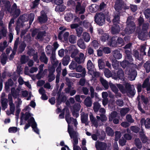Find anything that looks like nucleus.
I'll return each mask as SVG.
<instances>
[{
    "label": "nucleus",
    "instance_id": "nucleus-1",
    "mask_svg": "<svg viewBox=\"0 0 150 150\" xmlns=\"http://www.w3.org/2000/svg\"><path fill=\"white\" fill-rule=\"evenodd\" d=\"M125 52L126 54L125 58L126 60L121 62L120 64L123 68H125L127 67L125 71V74L128 75V78L130 80H134L136 76L137 72L134 69L130 67H135L136 65L131 63L133 59L130 55V51L126 50L125 51Z\"/></svg>",
    "mask_w": 150,
    "mask_h": 150
},
{
    "label": "nucleus",
    "instance_id": "nucleus-2",
    "mask_svg": "<svg viewBox=\"0 0 150 150\" xmlns=\"http://www.w3.org/2000/svg\"><path fill=\"white\" fill-rule=\"evenodd\" d=\"M65 118L68 124V131L71 139H73V142L74 150H81L80 148L77 144L78 143V137L79 136L78 134L76 132L74 131L72 127H71L69 124L71 123H74V125L76 126L78 124V122L76 119H74L70 117V116L68 113L66 115Z\"/></svg>",
    "mask_w": 150,
    "mask_h": 150
},
{
    "label": "nucleus",
    "instance_id": "nucleus-3",
    "mask_svg": "<svg viewBox=\"0 0 150 150\" xmlns=\"http://www.w3.org/2000/svg\"><path fill=\"white\" fill-rule=\"evenodd\" d=\"M21 114L22 115L21 117V120L24 119L26 120L29 119L28 121V124L25 125L24 129L26 130L28 129L31 124V127L34 131L36 133L39 134V130L37 127V125L35 121L34 118L31 117L32 115L29 112H26L25 115L22 113Z\"/></svg>",
    "mask_w": 150,
    "mask_h": 150
},
{
    "label": "nucleus",
    "instance_id": "nucleus-4",
    "mask_svg": "<svg viewBox=\"0 0 150 150\" xmlns=\"http://www.w3.org/2000/svg\"><path fill=\"white\" fill-rule=\"evenodd\" d=\"M2 2L4 4L5 10L6 11L10 12V14L13 16L14 17H16L20 14V10L17 8V6L15 4H14L10 11V4L9 1L2 0Z\"/></svg>",
    "mask_w": 150,
    "mask_h": 150
},
{
    "label": "nucleus",
    "instance_id": "nucleus-5",
    "mask_svg": "<svg viewBox=\"0 0 150 150\" xmlns=\"http://www.w3.org/2000/svg\"><path fill=\"white\" fill-rule=\"evenodd\" d=\"M118 13V12L115 13L113 20V25L112 28V33L114 34L118 33L120 29L119 25H118L120 22V18Z\"/></svg>",
    "mask_w": 150,
    "mask_h": 150
},
{
    "label": "nucleus",
    "instance_id": "nucleus-6",
    "mask_svg": "<svg viewBox=\"0 0 150 150\" xmlns=\"http://www.w3.org/2000/svg\"><path fill=\"white\" fill-rule=\"evenodd\" d=\"M133 17L131 16L128 18L127 21V27L124 30L125 34H130L134 31L135 28V24L131 21Z\"/></svg>",
    "mask_w": 150,
    "mask_h": 150
},
{
    "label": "nucleus",
    "instance_id": "nucleus-7",
    "mask_svg": "<svg viewBox=\"0 0 150 150\" xmlns=\"http://www.w3.org/2000/svg\"><path fill=\"white\" fill-rule=\"evenodd\" d=\"M94 66L91 61L89 60L87 64V68L88 70V73L90 74L92 76L98 77L100 75V73L97 72L95 69H94Z\"/></svg>",
    "mask_w": 150,
    "mask_h": 150
},
{
    "label": "nucleus",
    "instance_id": "nucleus-8",
    "mask_svg": "<svg viewBox=\"0 0 150 150\" xmlns=\"http://www.w3.org/2000/svg\"><path fill=\"white\" fill-rule=\"evenodd\" d=\"M59 29L61 30V31L59 33L58 35V38L61 40H62L63 36L64 39V40L67 41L68 40V37L69 35V33L68 32H65L63 35L64 32L66 30H67L68 29L64 27H61L59 28Z\"/></svg>",
    "mask_w": 150,
    "mask_h": 150
},
{
    "label": "nucleus",
    "instance_id": "nucleus-9",
    "mask_svg": "<svg viewBox=\"0 0 150 150\" xmlns=\"http://www.w3.org/2000/svg\"><path fill=\"white\" fill-rule=\"evenodd\" d=\"M95 21L99 25H102L105 22L104 15L102 13H97L95 17Z\"/></svg>",
    "mask_w": 150,
    "mask_h": 150
},
{
    "label": "nucleus",
    "instance_id": "nucleus-10",
    "mask_svg": "<svg viewBox=\"0 0 150 150\" xmlns=\"http://www.w3.org/2000/svg\"><path fill=\"white\" fill-rule=\"evenodd\" d=\"M125 87L126 89H128L127 91V93L128 96L129 97H131L134 95L135 93V91L133 85H130L129 83H127L125 84Z\"/></svg>",
    "mask_w": 150,
    "mask_h": 150
},
{
    "label": "nucleus",
    "instance_id": "nucleus-11",
    "mask_svg": "<svg viewBox=\"0 0 150 150\" xmlns=\"http://www.w3.org/2000/svg\"><path fill=\"white\" fill-rule=\"evenodd\" d=\"M22 22H25L29 20L30 24H31L34 18L33 13H31L30 15L24 14L20 17Z\"/></svg>",
    "mask_w": 150,
    "mask_h": 150
},
{
    "label": "nucleus",
    "instance_id": "nucleus-12",
    "mask_svg": "<svg viewBox=\"0 0 150 150\" xmlns=\"http://www.w3.org/2000/svg\"><path fill=\"white\" fill-rule=\"evenodd\" d=\"M117 37L114 36L112 38L111 40V41L110 42L109 45L112 46H115L116 44V42L118 44H122L123 45L124 44L123 40L122 38H119L117 39V42H116Z\"/></svg>",
    "mask_w": 150,
    "mask_h": 150
},
{
    "label": "nucleus",
    "instance_id": "nucleus-13",
    "mask_svg": "<svg viewBox=\"0 0 150 150\" xmlns=\"http://www.w3.org/2000/svg\"><path fill=\"white\" fill-rule=\"evenodd\" d=\"M81 108L80 104H75L72 110V114L73 116L76 117H77L79 116V111Z\"/></svg>",
    "mask_w": 150,
    "mask_h": 150
},
{
    "label": "nucleus",
    "instance_id": "nucleus-14",
    "mask_svg": "<svg viewBox=\"0 0 150 150\" xmlns=\"http://www.w3.org/2000/svg\"><path fill=\"white\" fill-rule=\"evenodd\" d=\"M67 50L68 52H69V53H71V56L72 58L74 57L78 52V50L76 49L75 46L74 45L70 46L67 49Z\"/></svg>",
    "mask_w": 150,
    "mask_h": 150
},
{
    "label": "nucleus",
    "instance_id": "nucleus-15",
    "mask_svg": "<svg viewBox=\"0 0 150 150\" xmlns=\"http://www.w3.org/2000/svg\"><path fill=\"white\" fill-rule=\"evenodd\" d=\"M77 4L76 8V13L78 14H81L83 13L85 11V7L84 6H81L80 3L77 2Z\"/></svg>",
    "mask_w": 150,
    "mask_h": 150
},
{
    "label": "nucleus",
    "instance_id": "nucleus-16",
    "mask_svg": "<svg viewBox=\"0 0 150 150\" xmlns=\"http://www.w3.org/2000/svg\"><path fill=\"white\" fill-rule=\"evenodd\" d=\"M85 58V57L84 54L82 53H80L79 56L75 58V60L78 63L81 64L84 62Z\"/></svg>",
    "mask_w": 150,
    "mask_h": 150
},
{
    "label": "nucleus",
    "instance_id": "nucleus-17",
    "mask_svg": "<svg viewBox=\"0 0 150 150\" xmlns=\"http://www.w3.org/2000/svg\"><path fill=\"white\" fill-rule=\"evenodd\" d=\"M141 124L142 126L144 125L146 128L149 129L150 127V119L147 118L145 120L142 118L141 120Z\"/></svg>",
    "mask_w": 150,
    "mask_h": 150
},
{
    "label": "nucleus",
    "instance_id": "nucleus-18",
    "mask_svg": "<svg viewBox=\"0 0 150 150\" xmlns=\"http://www.w3.org/2000/svg\"><path fill=\"white\" fill-rule=\"evenodd\" d=\"M74 18V21H76L78 20V18L75 16H74L73 14L71 13H69L67 14L65 16V18L66 21L68 22H70Z\"/></svg>",
    "mask_w": 150,
    "mask_h": 150
},
{
    "label": "nucleus",
    "instance_id": "nucleus-19",
    "mask_svg": "<svg viewBox=\"0 0 150 150\" xmlns=\"http://www.w3.org/2000/svg\"><path fill=\"white\" fill-rule=\"evenodd\" d=\"M41 16L38 18L39 21L41 23H45L47 21V17L45 12L43 11H42L41 12Z\"/></svg>",
    "mask_w": 150,
    "mask_h": 150
},
{
    "label": "nucleus",
    "instance_id": "nucleus-20",
    "mask_svg": "<svg viewBox=\"0 0 150 150\" xmlns=\"http://www.w3.org/2000/svg\"><path fill=\"white\" fill-rule=\"evenodd\" d=\"M96 146L97 149L101 150H104L106 148V145L105 143L98 141L96 142Z\"/></svg>",
    "mask_w": 150,
    "mask_h": 150
},
{
    "label": "nucleus",
    "instance_id": "nucleus-21",
    "mask_svg": "<svg viewBox=\"0 0 150 150\" xmlns=\"http://www.w3.org/2000/svg\"><path fill=\"white\" fill-rule=\"evenodd\" d=\"M5 93H3L2 95V97L1 99V102L2 104V109L5 110L7 107V100L5 98H4L3 97L5 96Z\"/></svg>",
    "mask_w": 150,
    "mask_h": 150
},
{
    "label": "nucleus",
    "instance_id": "nucleus-22",
    "mask_svg": "<svg viewBox=\"0 0 150 150\" xmlns=\"http://www.w3.org/2000/svg\"><path fill=\"white\" fill-rule=\"evenodd\" d=\"M117 74V77L123 80V83H126L125 80L124 79V74L122 69H120L118 70Z\"/></svg>",
    "mask_w": 150,
    "mask_h": 150
},
{
    "label": "nucleus",
    "instance_id": "nucleus-23",
    "mask_svg": "<svg viewBox=\"0 0 150 150\" xmlns=\"http://www.w3.org/2000/svg\"><path fill=\"white\" fill-rule=\"evenodd\" d=\"M122 0H117L115 6V10L118 12L119 10L121 9V6H122Z\"/></svg>",
    "mask_w": 150,
    "mask_h": 150
},
{
    "label": "nucleus",
    "instance_id": "nucleus-24",
    "mask_svg": "<svg viewBox=\"0 0 150 150\" xmlns=\"http://www.w3.org/2000/svg\"><path fill=\"white\" fill-rule=\"evenodd\" d=\"M88 114L82 112L81 114V120L82 123H84L86 125L87 124Z\"/></svg>",
    "mask_w": 150,
    "mask_h": 150
},
{
    "label": "nucleus",
    "instance_id": "nucleus-25",
    "mask_svg": "<svg viewBox=\"0 0 150 150\" xmlns=\"http://www.w3.org/2000/svg\"><path fill=\"white\" fill-rule=\"evenodd\" d=\"M89 117L91 122L96 127H97L98 126V121L92 113H90Z\"/></svg>",
    "mask_w": 150,
    "mask_h": 150
},
{
    "label": "nucleus",
    "instance_id": "nucleus-26",
    "mask_svg": "<svg viewBox=\"0 0 150 150\" xmlns=\"http://www.w3.org/2000/svg\"><path fill=\"white\" fill-rule=\"evenodd\" d=\"M50 59L53 65H57L58 63V61L56 59L55 54L54 52H52Z\"/></svg>",
    "mask_w": 150,
    "mask_h": 150
},
{
    "label": "nucleus",
    "instance_id": "nucleus-27",
    "mask_svg": "<svg viewBox=\"0 0 150 150\" xmlns=\"http://www.w3.org/2000/svg\"><path fill=\"white\" fill-rule=\"evenodd\" d=\"M149 79H146L142 84V87L143 88H146L147 91L150 90V83H149Z\"/></svg>",
    "mask_w": 150,
    "mask_h": 150
},
{
    "label": "nucleus",
    "instance_id": "nucleus-28",
    "mask_svg": "<svg viewBox=\"0 0 150 150\" xmlns=\"http://www.w3.org/2000/svg\"><path fill=\"white\" fill-rule=\"evenodd\" d=\"M147 37V32H142L138 35V38L139 39L143 40H145L146 39Z\"/></svg>",
    "mask_w": 150,
    "mask_h": 150
},
{
    "label": "nucleus",
    "instance_id": "nucleus-29",
    "mask_svg": "<svg viewBox=\"0 0 150 150\" xmlns=\"http://www.w3.org/2000/svg\"><path fill=\"white\" fill-rule=\"evenodd\" d=\"M76 71L79 72H81L83 71L82 73V74H83V76H85V74L86 73L85 69L81 66L79 65L77 67L76 69Z\"/></svg>",
    "mask_w": 150,
    "mask_h": 150
},
{
    "label": "nucleus",
    "instance_id": "nucleus-30",
    "mask_svg": "<svg viewBox=\"0 0 150 150\" xmlns=\"http://www.w3.org/2000/svg\"><path fill=\"white\" fill-rule=\"evenodd\" d=\"M99 6L96 4H93L89 7V10L91 12H95L98 9Z\"/></svg>",
    "mask_w": 150,
    "mask_h": 150
},
{
    "label": "nucleus",
    "instance_id": "nucleus-31",
    "mask_svg": "<svg viewBox=\"0 0 150 150\" xmlns=\"http://www.w3.org/2000/svg\"><path fill=\"white\" fill-rule=\"evenodd\" d=\"M85 105L87 107H91L92 105L91 98L89 97H87L84 101Z\"/></svg>",
    "mask_w": 150,
    "mask_h": 150
},
{
    "label": "nucleus",
    "instance_id": "nucleus-32",
    "mask_svg": "<svg viewBox=\"0 0 150 150\" xmlns=\"http://www.w3.org/2000/svg\"><path fill=\"white\" fill-rule=\"evenodd\" d=\"M83 25L85 28H89V30L91 33H93V28L90 23H88L87 21H85L83 23Z\"/></svg>",
    "mask_w": 150,
    "mask_h": 150
},
{
    "label": "nucleus",
    "instance_id": "nucleus-33",
    "mask_svg": "<svg viewBox=\"0 0 150 150\" xmlns=\"http://www.w3.org/2000/svg\"><path fill=\"white\" fill-rule=\"evenodd\" d=\"M113 55L115 59H120L122 58V56L119 51L115 50L113 51Z\"/></svg>",
    "mask_w": 150,
    "mask_h": 150
},
{
    "label": "nucleus",
    "instance_id": "nucleus-34",
    "mask_svg": "<svg viewBox=\"0 0 150 150\" xmlns=\"http://www.w3.org/2000/svg\"><path fill=\"white\" fill-rule=\"evenodd\" d=\"M11 93L13 98H16L19 95V90L18 89L15 90L14 88H12L11 89Z\"/></svg>",
    "mask_w": 150,
    "mask_h": 150
},
{
    "label": "nucleus",
    "instance_id": "nucleus-35",
    "mask_svg": "<svg viewBox=\"0 0 150 150\" xmlns=\"http://www.w3.org/2000/svg\"><path fill=\"white\" fill-rule=\"evenodd\" d=\"M83 38L84 40L87 42H88L90 39V37L89 34L86 32L83 33Z\"/></svg>",
    "mask_w": 150,
    "mask_h": 150
},
{
    "label": "nucleus",
    "instance_id": "nucleus-36",
    "mask_svg": "<svg viewBox=\"0 0 150 150\" xmlns=\"http://www.w3.org/2000/svg\"><path fill=\"white\" fill-rule=\"evenodd\" d=\"M78 46L81 49H84L86 48L84 42L82 39H80L78 40L77 42Z\"/></svg>",
    "mask_w": 150,
    "mask_h": 150
},
{
    "label": "nucleus",
    "instance_id": "nucleus-37",
    "mask_svg": "<svg viewBox=\"0 0 150 150\" xmlns=\"http://www.w3.org/2000/svg\"><path fill=\"white\" fill-rule=\"evenodd\" d=\"M65 6L63 5H58L55 9V11H62L65 9Z\"/></svg>",
    "mask_w": 150,
    "mask_h": 150
},
{
    "label": "nucleus",
    "instance_id": "nucleus-38",
    "mask_svg": "<svg viewBox=\"0 0 150 150\" xmlns=\"http://www.w3.org/2000/svg\"><path fill=\"white\" fill-rule=\"evenodd\" d=\"M106 132L107 134L109 136H112L113 135V131L110 127H106Z\"/></svg>",
    "mask_w": 150,
    "mask_h": 150
},
{
    "label": "nucleus",
    "instance_id": "nucleus-39",
    "mask_svg": "<svg viewBox=\"0 0 150 150\" xmlns=\"http://www.w3.org/2000/svg\"><path fill=\"white\" fill-rule=\"evenodd\" d=\"M40 59L41 61L44 62L45 64H47V62L48 59L44 53H42L41 56L40 57Z\"/></svg>",
    "mask_w": 150,
    "mask_h": 150
},
{
    "label": "nucleus",
    "instance_id": "nucleus-40",
    "mask_svg": "<svg viewBox=\"0 0 150 150\" xmlns=\"http://www.w3.org/2000/svg\"><path fill=\"white\" fill-rule=\"evenodd\" d=\"M141 140L143 143H146L148 141V139L142 132H140Z\"/></svg>",
    "mask_w": 150,
    "mask_h": 150
},
{
    "label": "nucleus",
    "instance_id": "nucleus-41",
    "mask_svg": "<svg viewBox=\"0 0 150 150\" xmlns=\"http://www.w3.org/2000/svg\"><path fill=\"white\" fill-rule=\"evenodd\" d=\"M135 145L138 149H141L142 145V143L139 139L138 138L135 139Z\"/></svg>",
    "mask_w": 150,
    "mask_h": 150
},
{
    "label": "nucleus",
    "instance_id": "nucleus-42",
    "mask_svg": "<svg viewBox=\"0 0 150 150\" xmlns=\"http://www.w3.org/2000/svg\"><path fill=\"white\" fill-rule=\"evenodd\" d=\"M98 65L99 68L102 69L104 67L105 62L102 59H99L98 60Z\"/></svg>",
    "mask_w": 150,
    "mask_h": 150
},
{
    "label": "nucleus",
    "instance_id": "nucleus-43",
    "mask_svg": "<svg viewBox=\"0 0 150 150\" xmlns=\"http://www.w3.org/2000/svg\"><path fill=\"white\" fill-rule=\"evenodd\" d=\"M144 67L145 69L146 72H149L150 71V61H148L144 64Z\"/></svg>",
    "mask_w": 150,
    "mask_h": 150
},
{
    "label": "nucleus",
    "instance_id": "nucleus-44",
    "mask_svg": "<svg viewBox=\"0 0 150 150\" xmlns=\"http://www.w3.org/2000/svg\"><path fill=\"white\" fill-rule=\"evenodd\" d=\"M76 37L74 35H71L69 37V41L71 43H74L76 42Z\"/></svg>",
    "mask_w": 150,
    "mask_h": 150
},
{
    "label": "nucleus",
    "instance_id": "nucleus-45",
    "mask_svg": "<svg viewBox=\"0 0 150 150\" xmlns=\"http://www.w3.org/2000/svg\"><path fill=\"white\" fill-rule=\"evenodd\" d=\"M7 30L6 28L4 27H3L1 30L0 31V36H2L4 37H6L7 35Z\"/></svg>",
    "mask_w": 150,
    "mask_h": 150
},
{
    "label": "nucleus",
    "instance_id": "nucleus-46",
    "mask_svg": "<svg viewBox=\"0 0 150 150\" xmlns=\"http://www.w3.org/2000/svg\"><path fill=\"white\" fill-rule=\"evenodd\" d=\"M104 73L105 76L107 78H109L112 76V74L111 72L107 69H105Z\"/></svg>",
    "mask_w": 150,
    "mask_h": 150
},
{
    "label": "nucleus",
    "instance_id": "nucleus-47",
    "mask_svg": "<svg viewBox=\"0 0 150 150\" xmlns=\"http://www.w3.org/2000/svg\"><path fill=\"white\" fill-rule=\"evenodd\" d=\"M100 81L104 87L105 88L107 89L108 87V83L107 81L102 78H100Z\"/></svg>",
    "mask_w": 150,
    "mask_h": 150
},
{
    "label": "nucleus",
    "instance_id": "nucleus-48",
    "mask_svg": "<svg viewBox=\"0 0 150 150\" xmlns=\"http://www.w3.org/2000/svg\"><path fill=\"white\" fill-rule=\"evenodd\" d=\"M109 38V35L106 33H103L101 37V40L102 41L105 42L108 40Z\"/></svg>",
    "mask_w": 150,
    "mask_h": 150
},
{
    "label": "nucleus",
    "instance_id": "nucleus-49",
    "mask_svg": "<svg viewBox=\"0 0 150 150\" xmlns=\"http://www.w3.org/2000/svg\"><path fill=\"white\" fill-rule=\"evenodd\" d=\"M76 30L77 36L79 37H80L83 32L82 28L81 27L79 26L77 27Z\"/></svg>",
    "mask_w": 150,
    "mask_h": 150
},
{
    "label": "nucleus",
    "instance_id": "nucleus-50",
    "mask_svg": "<svg viewBox=\"0 0 150 150\" xmlns=\"http://www.w3.org/2000/svg\"><path fill=\"white\" fill-rule=\"evenodd\" d=\"M100 117L98 116H96V118L98 121L100 119L102 122H103L106 121L107 120V117L104 114H100Z\"/></svg>",
    "mask_w": 150,
    "mask_h": 150
},
{
    "label": "nucleus",
    "instance_id": "nucleus-51",
    "mask_svg": "<svg viewBox=\"0 0 150 150\" xmlns=\"http://www.w3.org/2000/svg\"><path fill=\"white\" fill-rule=\"evenodd\" d=\"M19 128H18L16 127H12L9 128L8 129V132L10 133H15L19 131Z\"/></svg>",
    "mask_w": 150,
    "mask_h": 150
},
{
    "label": "nucleus",
    "instance_id": "nucleus-52",
    "mask_svg": "<svg viewBox=\"0 0 150 150\" xmlns=\"http://www.w3.org/2000/svg\"><path fill=\"white\" fill-rule=\"evenodd\" d=\"M100 105L98 102L94 103L93 104V110L95 112H97L98 111L100 108Z\"/></svg>",
    "mask_w": 150,
    "mask_h": 150
},
{
    "label": "nucleus",
    "instance_id": "nucleus-53",
    "mask_svg": "<svg viewBox=\"0 0 150 150\" xmlns=\"http://www.w3.org/2000/svg\"><path fill=\"white\" fill-rule=\"evenodd\" d=\"M129 110V109L128 108H122L120 111L121 115L122 116H124L128 112Z\"/></svg>",
    "mask_w": 150,
    "mask_h": 150
},
{
    "label": "nucleus",
    "instance_id": "nucleus-54",
    "mask_svg": "<svg viewBox=\"0 0 150 150\" xmlns=\"http://www.w3.org/2000/svg\"><path fill=\"white\" fill-rule=\"evenodd\" d=\"M44 66V64H42L39 66L40 72L36 76V77L38 79H40L41 78V76H40V74L42 72L43 70Z\"/></svg>",
    "mask_w": 150,
    "mask_h": 150
},
{
    "label": "nucleus",
    "instance_id": "nucleus-55",
    "mask_svg": "<svg viewBox=\"0 0 150 150\" xmlns=\"http://www.w3.org/2000/svg\"><path fill=\"white\" fill-rule=\"evenodd\" d=\"M13 83L11 79H9L8 80L5 84V88L7 89L9 86H11L13 84Z\"/></svg>",
    "mask_w": 150,
    "mask_h": 150
},
{
    "label": "nucleus",
    "instance_id": "nucleus-56",
    "mask_svg": "<svg viewBox=\"0 0 150 150\" xmlns=\"http://www.w3.org/2000/svg\"><path fill=\"white\" fill-rule=\"evenodd\" d=\"M117 115V112H112L110 115L109 117V120L110 121H112L113 119Z\"/></svg>",
    "mask_w": 150,
    "mask_h": 150
},
{
    "label": "nucleus",
    "instance_id": "nucleus-57",
    "mask_svg": "<svg viewBox=\"0 0 150 150\" xmlns=\"http://www.w3.org/2000/svg\"><path fill=\"white\" fill-rule=\"evenodd\" d=\"M9 104L10 107V110L11 111V113H13L15 109L14 104L13 103V102H9Z\"/></svg>",
    "mask_w": 150,
    "mask_h": 150
},
{
    "label": "nucleus",
    "instance_id": "nucleus-58",
    "mask_svg": "<svg viewBox=\"0 0 150 150\" xmlns=\"http://www.w3.org/2000/svg\"><path fill=\"white\" fill-rule=\"evenodd\" d=\"M110 85L112 90L115 93H116L118 92V90L115 86L112 83H110Z\"/></svg>",
    "mask_w": 150,
    "mask_h": 150
},
{
    "label": "nucleus",
    "instance_id": "nucleus-59",
    "mask_svg": "<svg viewBox=\"0 0 150 150\" xmlns=\"http://www.w3.org/2000/svg\"><path fill=\"white\" fill-rule=\"evenodd\" d=\"M15 103L16 108H18L20 107V106L21 105L22 101L20 99L18 98L17 99V100L15 101Z\"/></svg>",
    "mask_w": 150,
    "mask_h": 150
},
{
    "label": "nucleus",
    "instance_id": "nucleus-60",
    "mask_svg": "<svg viewBox=\"0 0 150 150\" xmlns=\"http://www.w3.org/2000/svg\"><path fill=\"white\" fill-rule=\"evenodd\" d=\"M77 67V64L74 62H72L69 66L70 69L73 70L76 69Z\"/></svg>",
    "mask_w": 150,
    "mask_h": 150
},
{
    "label": "nucleus",
    "instance_id": "nucleus-61",
    "mask_svg": "<svg viewBox=\"0 0 150 150\" xmlns=\"http://www.w3.org/2000/svg\"><path fill=\"white\" fill-rule=\"evenodd\" d=\"M1 59L2 64H4L6 63L7 60L6 56L4 54H2L1 56Z\"/></svg>",
    "mask_w": 150,
    "mask_h": 150
},
{
    "label": "nucleus",
    "instance_id": "nucleus-62",
    "mask_svg": "<svg viewBox=\"0 0 150 150\" xmlns=\"http://www.w3.org/2000/svg\"><path fill=\"white\" fill-rule=\"evenodd\" d=\"M149 24L148 23L143 24L142 25V31L144 32H147V30L148 28Z\"/></svg>",
    "mask_w": 150,
    "mask_h": 150
},
{
    "label": "nucleus",
    "instance_id": "nucleus-63",
    "mask_svg": "<svg viewBox=\"0 0 150 150\" xmlns=\"http://www.w3.org/2000/svg\"><path fill=\"white\" fill-rule=\"evenodd\" d=\"M69 57H64L63 58L62 64L64 66H66L69 63Z\"/></svg>",
    "mask_w": 150,
    "mask_h": 150
},
{
    "label": "nucleus",
    "instance_id": "nucleus-64",
    "mask_svg": "<svg viewBox=\"0 0 150 150\" xmlns=\"http://www.w3.org/2000/svg\"><path fill=\"white\" fill-rule=\"evenodd\" d=\"M144 13L146 18H148L150 16V9H147L145 10Z\"/></svg>",
    "mask_w": 150,
    "mask_h": 150
}]
</instances>
